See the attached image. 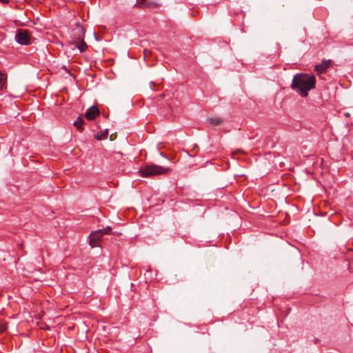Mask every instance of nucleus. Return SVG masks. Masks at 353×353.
<instances>
[{"label": "nucleus", "mask_w": 353, "mask_h": 353, "mask_svg": "<svg viewBox=\"0 0 353 353\" xmlns=\"http://www.w3.org/2000/svg\"><path fill=\"white\" fill-rule=\"evenodd\" d=\"M171 172L169 168H164L159 165H148L141 168L139 172L143 177H149L156 175L165 174Z\"/></svg>", "instance_id": "2"}, {"label": "nucleus", "mask_w": 353, "mask_h": 353, "mask_svg": "<svg viewBox=\"0 0 353 353\" xmlns=\"http://www.w3.org/2000/svg\"><path fill=\"white\" fill-rule=\"evenodd\" d=\"M100 230L102 232L103 235H104L106 234H109V232L111 230V228L110 226H107L105 229Z\"/></svg>", "instance_id": "11"}, {"label": "nucleus", "mask_w": 353, "mask_h": 353, "mask_svg": "<svg viewBox=\"0 0 353 353\" xmlns=\"http://www.w3.org/2000/svg\"><path fill=\"white\" fill-rule=\"evenodd\" d=\"M210 123L214 125H219L222 123L223 120L220 117H210L208 119Z\"/></svg>", "instance_id": "9"}, {"label": "nucleus", "mask_w": 353, "mask_h": 353, "mask_svg": "<svg viewBox=\"0 0 353 353\" xmlns=\"http://www.w3.org/2000/svg\"><path fill=\"white\" fill-rule=\"evenodd\" d=\"M100 112L97 107L92 106L89 108L85 113V118L88 120L94 119L98 115H99Z\"/></svg>", "instance_id": "7"}, {"label": "nucleus", "mask_w": 353, "mask_h": 353, "mask_svg": "<svg viewBox=\"0 0 353 353\" xmlns=\"http://www.w3.org/2000/svg\"><path fill=\"white\" fill-rule=\"evenodd\" d=\"M316 79L314 75L309 74H297L292 80L291 88L301 97H305L308 92L314 88Z\"/></svg>", "instance_id": "1"}, {"label": "nucleus", "mask_w": 353, "mask_h": 353, "mask_svg": "<svg viewBox=\"0 0 353 353\" xmlns=\"http://www.w3.org/2000/svg\"><path fill=\"white\" fill-rule=\"evenodd\" d=\"M76 34L78 35V39L71 42L72 45L76 46L80 52H85L88 48L87 43L84 41L83 38L85 35V29L81 26H78L75 30Z\"/></svg>", "instance_id": "3"}, {"label": "nucleus", "mask_w": 353, "mask_h": 353, "mask_svg": "<svg viewBox=\"0 0 353 353\" xmlns=\"http://www.w3.org/2000/svg\"><path fill=\"white\" fill-rule=\"evenodd\" d=\"M7 75L0 70V90L6 86Z\"/></svg>", "instance_id": "8"}, {"label": "nucleus", "mask_w": 353, "mask_h": 353, "mask_svg": "<svg viewBox=\"0 0 353 353\" xmlns=\"http://www.w3.org/2000/svg\"><path fill=\"white\" fill-rule=\"evenodd\" d=\"M6 330V325L4 323H0V333Z\"/></svg>", "instance_id": "12"}, {"label": "nucleus", "mask_w": 353, "mask_h": 353, "mask_svg": "<svg viewBox=\"0 0 353 353\" xmlns=\"http://www.w3.org/2000/svg\"><path fill=\"white\" fill-rule=\"evenodd\" d=\"M331 64V60H323L320 64L315 66V70L319 74H323L330 67Z\"/></svg>", "instance_id": "6"}, {"label": "nucleus", "mask_w": 353, "mask_h": 353, "mask_svg": "<svg viewBox=\"0 0 353 353\" xmlns=\"http://www.w3.org/2000/svg\"><path fill=\"white\" fill-rule=\"evenodd\" d=\"M103 234L100 230L92 232L90 236V245L92 248L99 246V243L102 240Z\"/></svg>", "instance_id": "5"}, {"label": "nucleus", "mask_w": 353, "mask_h": 353, "mask_svg": "<svg viewBox=\"0 0 353 353\" xmlns=\"http://www.w3.org/2000/svg\"><path fill=\"white\" fill-rule=\"evenodd\" d=\"M15 41L21 45H29L30 43V34L26 30H19L15 35Z\"/></svg>", "instance_id": "4"}, {"label": "nucleus", "mask_w": 353, "mask_h": 353, "mask_svg": "<svg viewBox=\"0 0 353 353\" xmlns=\"http://www.w3.org/2000/svg\"><path fill=\"white\" fill-rule=\"evenodd\" d=\"M83 123V121L82 118L79 117L76 121L74 122L73 125L77 128L78 129L81 130L82 128Z\"/></svg>", "instance_id": "10"}, {"label": "nucleus", "mask_w": 353, "mask_h": 353, "mask_svg": "<svg viewBox=\"0 0 353 353\" xmlns=\"http://www.w3.org/2000/svg\"><path fill=\"white\" fill-rule=\"evenodd\" d=\"M0 1L3 3H8L9 0H0Z\"/></svg>", "instance_id": "13"}, {"label": "nucleus", "mask_w": 353, "mask_h": 353, "mask_svg": "<svg viewBox=\"0 0 353 353\" xmlns=\"http://www.w3.org/2000/svg\"><path fill=\"white\" fill-rule=\"evenodd\" d=\"M350 116V113H346L345 117H348Z\"/></svg>", "instance_id": "14"}]
</instances>
